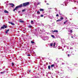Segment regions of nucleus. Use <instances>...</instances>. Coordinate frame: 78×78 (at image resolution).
Masks as SVG:
<instances>
[{
    "label": "nucleus",
    "instance_id": "obj_1",
    "mask_svg": "<svg viewBox=\"0 0 78 78\" xmlns=\"http://www.w3.org/2000/svg\"><path fill=\"white\" fill-rule=\"evenodd\" d=\"M29 4L30 2H29L24 3H23V4H21L20 5H19L16 6L15 7V9H13V11H15V10H17V9H18V8H21V7H22V6H24L25 7H26V6H28V5H29Z\"/></svg>",
    "mask_w": 78,
    "mask_h": 78
},
{
    "label": "nucleus",
    "instance_id": "obj_2",
    "mask_svg": "<svg viewBox=\"0 0 78 78\" xmlns=\"http://www.w3.org/2000/svg\"><path fill=\"white\" fill-rule=\"evenodd\" d=\"M7 26H6L5 25H3L2 27H1L0 29V30H2V29H4L5 28H7Z\"/></svg>",
    "mask_w": 78,
    "mask_h": 78
},
{
    "label": "nucleus",
    "instance_id": "obj_3",
    "mask_svg": "<svg viewBox=\"0 0 78 78\" xmlns=\"http://www.w3.org/2000/svg\"><path fill=\"white\" fill-rule=\"evenodd\" d=\"M9 5H10L11 6L12 8H13V7H14V4L13 3H10L9 4Z\"/></svg>",
    "mask_w": 78,
    "mask_h": 78
},
{
    "label": "nucleus",
    "instance_id": "obj_4",
    "mask_svg": "<svg viewBox=\"0 0 78 78\" xmlns=\"http://www.w3.org/2000/svg\"><path fill=\"white\" fill-rule=\"evenodd\" d=\"M8 23H9L10 24L12 25H15V24L13 23H12V22H9Z\"/></svg>",
    "mask_w": 78,
    "mask_h": 78
},
{
    "label": "nucleus",
    "instance_id": "obj_5",
    "mask_svg": "<svg viewBox=\"0 0 78 78\" xmlns=\"http://www.w3.org/2000/svg\"><path fill=\"white\" fill-rule=\"evenodd\" d=\"M53 33H58V31L57 30H55L54 31H52Z\"/></svg>",
    "mask_w": 78,
    "mask_h": 78
},
{
    "label": "nucleus",
    "instance_id": "obj_6",
    "mask_svg": "<svg viewBox=\"0 0 78 78\" xmlns=\"http://www.w3.org/2000/svg\"><path fill=\"white\" fill-rule=\"evenodd\" d=\"M4 12H5V13H9V12H8V11H7V10H4Z\"/></svg>",
    "mask_w": 78,
    "mask_h": 78
},
{
    "label": "nucleus",
    "instance_id": "obj_7",
    "mask_svg": "<svg viewBox=\"0 0 78 78\" xmlns=\"http://www.w3.org/2000/svg\"><path fill=\"white\" fill-rule=\"evenodd\" d=\"M9 30L8 29L6 30V31H5V33L6 34L8 33V32H9Z\"/></svg>",
    "mask_w": 78,
    "mask_h": 78
},
{
    "label": "nucleus",
    "instance_id": "obj_8",
    "mask_svg": "<svg viewBox=\"0 0 78 78\" xmlns=\"http://www.w3.org/2000/svg\"><path fill=\"white\" fill-rule=\"evenodd\" d=\"M44 11V10L43 9H40V11Z\"/></svg>",
    "mask_w": 78,
    "mask_h": 78
},
{
    "label": "nucleus",
    "instance_id": "obj_9",
    "mask_svg": "<svg viewBox=\"0 0 78 78\" xmlns=\"http://www.w3.org/2000/svg\"><path fill=\"white\" fill-rule=\"evenodd\" d=\"M61 19H58V20H56V22H61Z\"/></svg>",
    "mask_w": 78,
    "mask_h": 78
},
{
    "label": "nucleus",
    "instance_id": "obj_10",
    "mask_svg": "<svg viewBox=\"0 0 78 78\" xmlns=\"http://www.w3.org/2000/svg\"><path fill=\"white\" fill-rule=\"evenodd\" d=\"M20 22H21V23H24V21L23 20H20Z\"/></svg>",
    "mask_w": 78,
    "mask_h": 78
},
{
    "label": "nucleus",
    "instance_id": "obj_11",
    "mask_svg": "<svg viewBox=\"0 0 78 78\" xmlns=\"http://www.w3.org/2000/svg\"><path fill=\"white\" fill-rule=\"evenodd\" d=\"M68 20H66V21L64 22L63 23L64 24H66V22H67Z\"/></svg>",
    "mask_w": 78,
    "mask_h": 78
},
{
    "label": "nucleus",
    "instance_id": "obj_12",
    "mask_svg": "<svg viewBox=\"0 0 78 78\" xmlns=\"http://www.w3.org/2000/svg\"><path fill=\"white\" fill-rule=\"evenodd\" d=\"M51 67H55V65L54 64H53L51 65Z\"/></svg>",
    "mask_w": 78,
    "mask_h": 78
},
{
    "label": "nucleus",
    "instance_id": "obj_13",
    "mask_svg": "<svg viewBox=\"0 0 78 78\" xmlns=\"http://www.w3.org/2000/svg\"><path fill=\"white\" fill-rule=\"evenodd\" d=\"M33 27V26H28V28H32Z\"/></svg>",
    "mask_w": 78,
    "mask_h": 78
},
{
    "label": "nucleus",
    "instance_id": "obj_14",
    "mask_svg": "<svg viewBox=\"0 0 78 78\" xmlns=\"http://www.w3.org/2000/svg\"><path fill=\"white\" fill-rule=\"evenodd\" d=\"M63 19H64V18H63V17H61L60 20H61H61H63Z\"/></svg>",
    "mask_w": 78,
    "mask_h": 78
},
{
    "label": "nucleus",
    "instance_id": "obj_15",
    "mask_svg": "<svg viewBox=\"0 0 78 78\" xmlns=\"http://www.w3.org/2000/svg\"><path fill=\"white\" fill-rule=\"evenodd\" d=\"M31 22L32 23V24H33V23H34V21H33L32 20L31 21Z\"/></svg>",
    "mask_w": 78,
    "mask_h": 78
},
{
    "label": "nucleus",
    "instance_id": "obj_16",
    "mask_svg": "<svg viewBox=\"0 0 78 78\" xmlns=\"http://www.w3.org/2000/svg\"><path fill=\"white\" fill-rule=\"evenodd\" d=\"M5 73V71H4L3 72H1V74Z\"/></svg>",
    "mask_w": 78,
    "mask_h": 78
},
{
    "label": "nucleus",
    "instance_id": "obj_17",
    "mask_svg": "<svg viewBox=\"0 0 78 78\" xmlns=\"http://www.w3.org/2000/svg\"><path fill=\"white\" fill-rule=\"evenodd\" d=\"M26 11V9H24L22 10V12H24V11Z\"/></svg>",
    "mask_w": 78,
    "mask_h": 78
},
{
    "label": "nucleus",
    "instance_id": "obj_18",
    "mask_svg": "<svg viewBox=\"0 0 78 78\" xmlns=\"http://www.w3.org/2000/svg\"><path fill=\"white\" fill-rule=\"evenodd\" d=\"M51 37H53V38H54L55 37V36L53 35H51Z\"/></svg>",
    "mask_w": 78,
    "mask_h": 78
},
{
    "label": "nucleus",
    "instance_id": "obj_19",
    "mask_svg": "<svg viewBox=\"0 0 78 78\" xmlns=\"http://www.w3.org/2000/svg\"><path fill=\"white\" fill-rule=\"evenodd\" d=\"M50 66H48V69H50Z\"/></svg>",
    "mask_w": 78,
    "mask_h": 78
},
{
    "label": "nucleus",
    "instance_id": "obj_20",
    "mask_svg": "<svg viewBox=\"0 0 78 78\" xmlns=\"http://www.w3.org/2000/svg\"><path fill=\"white\" fill-rule=\"evenodd\" d=\"M55 45H56V43H54L53 45L54 47H55Z\"/></svg>",
    "mask_w": 78,
    "mask_h": 78
},
{
    "label": "nucleus",
    "instance_id": "obj_21",
    "mask_svg": "<svg viewBox=\"0 0 78 78\" xmlns=\"http://www.w3.org/2000/svg\"><path fill=\"white\" fill-rule=\"evenodd\" d=\"M31 43H32V44H34V41H31Z\"/></svg>",
    "mask_w": 78,
    "mask_h": 78
},
{
    "label": "nucleus",
    "instance_id": "obj_22",
    "mask_svg": "<svg viewBox=\"0 0 78 78\" xmlns=\"http://www.w3.org/2000/svg\"><path fill=\"white\" fill-rule=\"evenodd\" d=\"M50 46H51L52 47V46H53V43H51L50 44Z\"/></svg>",
    "mask_w": 78,
    "mask_h": 78
},
{
    "label": "nucleus",
    "instance_id": "obj_23",
    "mask_svg": "<svg viewBox=\"0 0 78 78\" xmlns=\"http://www.w3.org/2000/svg\"><path fill=\"white\" fill-rule=\"evenodd\" d=\"M70 32L71 33H73V31H72V30H70Z\"/></svg>",
    "mask_w": 78,
    "mask_h": 78
},
{
    "label": "nucleus",
    "instance_id": "obj_24",
    "mask_svg": "<svg viewBox=\"0 0 78 78\" xmlns=\"http://www.w3.org/2000/svg\"><path fill=\"white\" fill-rule=\"evenodd\" d=\"M28 71H29V73H31V70H29Z\"/></svg>",
    "mask_w": 78,
    "mask_h": 78
},
{
    "label": "nucleus",
    "instance_id": "obj_25",
    "mask_svg": "<svg viewBox=\"0 0 78 78\" xmlns=\"http://www.w3.org/2000/svg\"><path fill=\"white\" fill-rule=\"evenodd\" d=\"M43 16H44V15H41V17H43Z\"/></svg>",
    "mask_w": 78,
    "mask_h": 78
},
{
    "label": "nucleus",
    "instance_id": "obj_26",
    "mask_svg": "<svg viewBox=\"0 0 78 78\" xmlns=\"http://www.w3.org/2000/svg\"><path fill=\"white\" fill-rule=\"evenodd\" d=\"M56 17H58L59 16V15L58 14H57L56 15Z\"/></svg>",
    "mask_w": 78,
    "mask_h": 78
},
{
    "label": "nucleus",
    "instance_id": "obj_27",
    "mask_svg": "<svg viewBox=\"0 0 78 78\" xmlns=\"http://www.w3.org/2000/svg\"><path fill=\"white\" fill-rule=\"evenodd\" d=\"M12 66H14V64L13 63H12Z\"/></svg>",
    "mask_w": 78,
    "mask_h": 78
},
{
    "label": "nucleus",
    "instance_id": "obj_28",
    "mask_svg": "<svg viewBox=\"0 0 78 78\" xmlns=\"http://www.w3.org/2000/svg\"><path fill=\"white\" fill-rule=\"evenodd\" d=\"M27 56H31V55L29 54L28 55H27Z\"/></svg>",
    "mask_w": 78,
    "mask_h": 78
},
{
    "label": "nucleus",
    "instance_id": "obj_29",
    "mask_svg": "<svg viewBox=\"0 0 78 78\" xmlns=\"http://www.w3.org/2000/svg\"><path fill=\"white\" fill-rule=\"evenodd\" d=\"M37 14H39V11H38L37 12Z\"/></svg>",
    "mask_w": 78,
    "mask_h": 78
},
{
    "label": "nucleus",
    "instance_id": "obj_30",
    "mask_svg": "<svg viewBox=\"0 0 78 78\" xmlns=\"http://www.w3.org/2000/svg\"><path fill=\"white\" fill-rule=\"evenodd\" d=\"M55 11H56V10H57V9H56V8H55Z\"/></svg>",
    "mask_w": 78,
    "mask_h": 78
},
{
    "label": "nucleus",
    "instance_id": "obj_31",
    "mask_svg": "<svg viewBox=\"0 0 78 78\" xmlns=\"http://www.w3.org/2000/svg\"><path fill=\"white\" fill-rule=\"evenodd\" d=\"M46 5H49V4H48V3H47L46 4Z\"/></svg>",
    "mask_w": 78,
    "mask_h": 78
},
{
    "label": "nucleus",
    "instance_id": "obj_32",
    "mask_svg": "<svg viewBox=\"0 0 78 78\" xmlns=\"http://www.w3.org/2000/svg\"><path fill=\"white\" fill-rule=\"evenodd\" d=\"M67 55L68 56H70V55L69 54H68Z\"/></svg>",
    "mask_w": 78,
    "mask_h": 78
},
{
    "label": "nucleus",
    "instance_id": "obj_33",
    "mask_svg": "<svg viewBox=\"0 0 78 78\" xmlns=\"http://www.w3.org/2000/svg\"><path fill=\"white\" fill-rule=\"evenodd\" d=\"M44 2L45 3H46L47 2V1H45Z\"/></svg>",
    "mask_w": 78,
    "mask_h": 78
},
{
    "label": "nucleus",
    "instance_id": "obj_34",
    "mask_svg": "<svg viewBox=\"0 0 78 78\" xmlns=\"http://www.w3.org/2000/svg\"><path fill=\"white\" fill-rule=\"evenodd\" d=\"M71 37H72V38H73V36H72Z\"/></svg>",
    "mask_w": 78,
    "mask_h": 78
},
{
    "label": "nucleus",
    "instance_id": "obj_35",
    "mask_svg": "<svg viewBox=\"0 0 78 78\" xmlns=\"http://www.w3.org/2000/svg\"><path fill=\"white\" fill-rule=\"evenodd\" d=\"M39 3H38V4H37V5H39Z\"/></svg>",
    "mask_w": 78,
    "mask_h": 78
},
{
    "label": "nucleus",
    "instance_id": "obj_36",
    "mask_svg": "<svg viewBox=\"0 0 78 78\" xmlns=\"http://www.w3.org/2000/svg\"><path fill=\"white\" fill-rule=\"evenodd\" d=\"M20 12L19 11V12Z\"/></svg>",
    "mask_w": 78,
    "mask_h": 78
},
{
    "label": "nucleus",
    "instance_id": "obj_37",
    "mask_svg": "<svg viewBox=\"0 0 78 78\" xmlns=\"http://www.w3.org/2000/svg\"><path fill=\"white\" fill-rule=\"evenodd\" d=\"M40 12H39V14H40Z\"/></svg>",
    "mask_w": 78,
    "mask_h": 78
},
{
    "label": "nucleus",
    "instance_id": "obj_38",
    "mask_svg": "<svg viewBox=\"0 0 78 78\" xmlns=\"http://www.w3.org/2000/svg\"><path fill=\"white\" fill-rule=\"evenodd\" d=\"M77 13H78V12Z\"/></svg>",
    "mask_w": 78,
    "mask_h": 78
}]
</instances>
